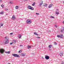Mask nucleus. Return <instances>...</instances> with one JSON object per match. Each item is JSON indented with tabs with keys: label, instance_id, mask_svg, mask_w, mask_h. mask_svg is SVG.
Returning a JSON list of instances; mask_svg holds the SVG:
<instances>
[{
	"label": "nucleus",
	"instance_id": "nucleus-17",
	"mask_svg": "<svg viewBox=\"0 0 64 64\" xmlns=\"http://www.w3.org/2000/svg\"><path fill=\"white\" fill-rule=\"evenodd\" d=\"M31 46H28V49H29V48H30L31 47Z\"/></svg>",
	"mask_w": 64,
	"mask_h": 64
},
{
	"label": "nucleus",
	"instance_id": "nucleus-50",
	"mask_svg": "<svg viewBox=\"0 0 64 64\" xmlns=\"http://www.w3.org/2000/svg\"><path fill=\"white\" fill-rule=\"evenodd\" d=\"M6 15H7V14H6Z\"/></svg>",
	"mask_w": 64,
	"mask_h": 64
},
{
	"label": "nucleus",
	"instance_id": "nucleus-27",
	"mask_svg": "<svg viewBox=\"0 0 64 64\" xmlns=\"http://www.w3.org/2000/svg\"><path fill=\"white\" fill-rule=\"evenodd\" d=\"M34 34H35V35H36V34H37V33H36V32H34Z\"/></svg>",
	"mask_w": 64,
	"mask_h": 64
},
{
	"label": "nucleus",
	"instance_id": "nucleus-6",
	"mask_svg": "<svg viewBox=\"0 0 64 64\" xmlns=\"http://www.w3.org/2000/svg\"><path fill=\"white\" fill-rule=\"evenodd\" d=\"M4 50L3 49H0V52L2 54H3V53L4 52Z\"/></svg>",
	"mask_w": 64,
	"mask_h": 64
},
{
	"label": "nucleus",
	"instance_id": "nucleus-5",
	"mask_svg": "<svg viewBox=\"0 0 64 64\" xmlns=\"http://www.w3.org/2000/svg\"><path fill=\"white\" fill-rule=\"evenodd\" d=\"M12 55L13 56H14V57H20L19 56V55L17 54H12Z\"/></svg>",
	"mask_w": 64,
	"mask_h": 64
},
{
	"label": "nucleus",
	"instance_id": "nucleus-45",
	"mask_svg": "<svg viewBox=\"0 0 64 64\" xmlns=\"http://www.w3.org/2000/svg\"><path fill=\"white\" fill-rule=\"evenodd\" d=\"M42 58H43V57H42Z\"/></svg>",
	"mask_w": 64,
	"mask_h": 64
},
{
	"label": "nucleus",
	"instance_id": "nucleus-16",
	"mask_svg": "<svg viewBox=\"0 0 64 64\" xmlns=\"http://www.w3.org/2000/svg\"><path fill=\"white\" fill-rule=\"evenodd\" d=\"M35 2H34L33 3V4H32V6H35Z\"/></svg>",
	"mask_w": 64,
	"mask_h": 64
},
{
	"label": "nucleus",
	"instance_id": "nucleus-20",
	"mask_svg": "<svg viewBox=\"0 0 64 64\" xmlns=\"http://www.w3.org/2000/svg\"><path fill=\"white\" fill-rule=\"evenodd\" d=\"M50 17V18H54V17L53 16H51Z\"/></svg>",
	"mask_w": 64,
	"mask_h": 64
},
{
	"label": "nucleus",
	"instance_id": "nucleus-25",
	"mask_svg": "<svg viewBox=\"0 0 64 64\" xmlns=\"http://www.w3.org/2000/svg\"><path fill=\"white\" fill-rule=\"evenodd\" d=\"M1 7H2V8H3V6H4V5L3 4H2V5H1Z\"/></svg>",
	"mask_w": 64,
	"mask_h": 64
},
{
	"label": "nucleus",
	"instance_id": "nucleus-10",
	"mask_svg": "<svg viewBox=\"0 0 64 64\" xmlns=\"http://www.w3.org/2000/svg\"><path fill=\"white\" fill-rule=\"evenodd\" d=\"M12 19H13V20H14V19H15V16L13 15L12 16Z\"/></svg>",
	"mask_w": 64,
	"mask_h": 64
},
{
	"label": "nucleus",
	"instance_id": "nucleus-23",
	"mask_svg": "<svg viewBox=\"0 0 64 64\" xmlns=\"http://www.w3.org/2000/svg\"><path fill=\"white\" fill-rule=\"evenodd\" d=\"M0 14H3V12H2L0 13Z\"/></svg>",
	"mask_w": 64,
	"mask_h": 64
},
{
	"label": "nucleus",
	"instance_id": "nucleus-12",
	"mask_svg": "<svg viewBox=\"0 0 64 64\" xmlns=\"http://www.w3.org/2000/svg\"><path fill=\"white\" fill-rule=\"evenodd\" d=\"M60 56H63V52H61L60 53Z\"/></svg>",
	"mask_w": 64,
	"mask_h": 64
},
{
	"label": "nucleus",
	"instance_id": "nucleus-14",
	"mask_svg": "<svg viewBox=\"0 0 64 64\" xmlns=\"http://www.w3.org/2000/svg\"><path fill=\"white\" fill-rule=\"evenodd\" d=\"M5 53H7L8 54H10V51L5 52Z\"/></svg>",
	"mask_w": 64,
	"mask_h": 64
},
{
	"label": "nucleus",
	"instance_id": "nucleus-47",
	"mask_svg": "<svg viewBox=\"0 0 64 64\" xmlns=\"http://www.w3.org/2000/svg\"><path fill=\"white\" fill-rule=\"evenodd\" d=\"M50 50H51V49H49Z\"/></svg>",
	"mask_w": 64,
	"mask_h": 64
},
{
	"label": "nucleus",
	"instance_id": "nucleus-19",
	"mask_svg": "<svg viewBox=\"0 0 64 64\" xmlns=\"http://www.w3.org/2000/svg\"><path fill=\"white\" fill-rule=\"evenodd\" d=\"M13 44H15V43H16V40H14V41H13Z\"/></svg>",
	"mask_w": 64,
	"mask_h": 64
},
{
	"label": "nucleus",
	"instance_id": "nucleus-39",
	"mask_svg": "<svg viewBox=\"0 0 64 64\" xmlns=\"http://www.w3.org/2000/svg\"><path fill=\"white\" fill-rule=\"evenodd\" d=\"M20 46L21 47V46H23V45H20Z\"/></svg>",
	"mask_w": 64,
	"mask_h": 64
},
{
	"label": "nucleus",
	"instance_id": "nucleus-44",
	"mask_svg": "<svg viewBox=\"0 0 64 64\" xmlns=\"http://www.w3.org/2000/svg\"><path fill=\"white\" fill-rule=\"evenodd\" d=\"M28 1V0H26L25 1Z\"/></svg>",
	"mask_w": 64,
	"mask_h": 64
},
{
	"label": "nucleus",
	"instance_id": "nucleus-28",
	"mask_svg": "<svg viewBox=\"0 0 64 64\" xmlns=\"http://www.w3.org/2000/svg\"><path fill=\"white\" fill-rule=\"evenodd\" d=\"M3 26V24H0V26Z\"/></svg>",
	"mask_w": 64,
	"mask_h": 64
},
{
	"label": "nucleus",
	"instance_id": "nucleus-4",
	"mask_svg": "<svg viewBox=\"0 0 64 64\" xmlns=\"http://www.w3.org/2000/svg\"><path fill=\"white\" fill-rule=\"evenodd\" d=\"M28 8L29 9H30L31 10H34V8H33L31 6H28Z\"/></svg>",
	"mask_w": 64,
	"mask_h": 64
},
{
	"label": "nucleus",
	"instance_id": "nucleus-33",
	"mask_svg": "<svg viewBox=\"0 0 64 64\" xmlns=\"http://www.w3.org/2000/svg\"><path fill=\"white\" fill-rule=\"evenodd\" d=\"M63 30H61V32H62V33H63Z\"/></svg>",
	"mask_w": 64,
	"mask_h": 64
},
{
	"label": "nucleus",
	"instance_id": "nucleus-22",
	"mask_svg": "<svg viewBox=\"0 0 64 64\" xmlns=\"http://www.w3.org/2000/svg\"><path fill=\"white\" fill-rule=\"evenodd\" d=\"M51 45H49V46H48V47L49 48H51Z\"/></svg>",
	"mask_w": 64,
	"mask_h": 64
},
{
	"label": "nucleus",
	"instance_id": "nucleus-32",
	"mask_svg": "<svg viewBox=\"0 0 64 64\" xmlns=\"http://www.w3.org/2000/svg\"><path fill=\"white\" fill-rule=\"evenodd\" d=\"M62 64H64V62H62Z\"/></svg>",
	"mask_w": 64,
	"mask_h": 64
},
{
	"label": "nucleus",
	"instance_id": "nucleus-46",
	"mask_svg": "<svg viewBox=\"0 0 64 64\" xmlns=\"http://www.w3.org/2000/svg\"><path fill=\"white\" fill-rule=\"evenodd\" d=\"M57 10H58V9H57Z\"/></svg>",
	"mask_w": 64,
	"mask_h": 64
},
{
	"label": "nucleus",
	"instance_id": "nucleus-42",
	"mask_svg": "<svg viewBox=\"0 0 64 64\" xmlns=\"http://www.w3.org/2000/svg\"><path fill=\"white\" fill-rule=\"evenodd\" d=\"M2 1V0H0V2H1Z\"/></svg>",
	"mask_w": 64,
	"mask_h": 64
},
{
	"label": "nucleus",
	"instance_id": "nucleus-18",
	"mask_svg": "<svg viewBox=\"0 0 64 64\" xmlns=\"http://www.w3.org/2000/svg\"><path fill=\"white\" fill-rule=\"evenodd\" d=\"M56 14H57L58 15V14H59V12L56 11Z\"/></svg>",
	"mask_w": 64,
	"mask_h": 64
},
{
	"label": "nucleus",
	"instance_id": "nucleus-7",
	"mask_svg": "<svg viewBox=\"0 0 64 64\" xmlns=\"http://www.w3.org/2000/svg\"><path fill=\"white\" fill-rule=\"evenodd\" d=\"M43 2L42 1H41L40 2V4H39V6L40 7H41V6H42V4H43Z\"/></svg>",
	"mask_w": 64,
	"mask_h": 64
},
{
	"label": "nucleus",
	"instance_id": "nucleus-34",
	"mask_svg": "<svg viewBox=\"0 0 64 64\" xmlns=\"http://www.w3.org/2000/svg\"><path fill=\"white\" fill-rule=\"evenodd\" d=\"M5 9L6 11H7V10H8V9L7 8H5Z\"/></svg>",
	"mask_w": 64,
	"mask_h": 64
},
{
	"label": "nucleus",
	"instance_id": "nucleus-24",
	"mask_svg": "<svg viewBox=\"0 0 64 64\" xmlns=\"http://www.w3.org/2000/svg\"><path fill=\"white\" fill-rule=\"evenodd\" d=\"M54 44L55 45H57V43H56V42H54Z\"/></svg>",
	"mask_w": 64,
	"mask_h": 64
},
{
	"label": "nucleus",
	"instance_id": "nucleus-36",
	"mask_svg": "<svg viewBox=\"0 0 64 64\" xmlns=\"http://www.w3.org/2000/svg\"><path fill=\"white\" fill-rule=\"evenodd\" d=\"M48 32H51V31H50V30H48Z\"/></svg>",
	"mask_w": 64,
	"mask_h": 64
},
{
	"label": "nucleus",
	"instance_id": "nucleus-49",
	"mask_svg": "<svg viewBox=\"0 0 64 64\" xmlns=\"http://www.w3.org/2000/svg\"><path fill=\"white\" fill-rule=\"evenodd\" d=\"M0 28H1V27L0 26Z\"/></svg>",
	"mask_w": 64,
	"mask_h": 64
},
{
	"label": "nucleus",
	"instance_id": "nucleus-48",
	"mask_svg": "<svg viewBox=\"0 0 64 64\" xmlns=\"http://www.w3.org/2000/svg\"><path fill=\"white\" fill-rule=\"evenodd\" d=\"M63 2V3H64V2Z\"/></svg>",
	"mask_w": 64,
	"mask_h": 64
},
{
	"label": "nucleus",
	"instance_id": "nucleus-15",
	"mask_svg": "<svg viewBox=\"0 0 64 64\" xmlns=\"http://www.w3.org/2000/svg\"><path fill=\"white\" fill-rule=\"evenodd\" d=\"M21 56H25V54H21Z\"/></svg>",
	"mask_w": 64,
	"mask_h": 64
},
{
	"label": "nucleus",
	"instance_id": "nucleus-9",
	"mask_svg": "<svg viewBox=\"0 0 64 64\" xmlns=\"http://www.w3.org/2000/svg\"><path fill=\"white\" fill-rule=\"evenodd\" d=\"M21 36H22V35L21 34H18V37L19 38V39H20L21 38Z\"/></svg>",
	"mask_w": 64,
	"mask_h": 64
},
{
	"label": "nucleus",
	"instance_id": "nucleus-8",
	"mask_svg": "<svg viewBox=\"0 0 64 64\" xmlns=\"http://www.w3.org/2000/svg\"><path fill=\"white\" fill-rule=\"evenodd\" d=\"M45 58H46V60H48V59H49V58H50V57L49 56H48L47 55L45 56Z\"/></svg>",
	"mask_w": 64,
	"mask_h": 64
},
{
	"label": "nucleus",
	"instance_id": "nucleus-13",
	"mask_svg": "<svg viewBox=\"0 0 64 64\" xmlns=\"http://www.w3.org/2000/svg\"><path fill=\"white\" fill-rule=\"evenodd\" d=\"M16 9H18L19 8V6H16L15 7Z\"/></svg>",
	"mask_w": 64,
	"mask_h": 64
},
{
	"label": "nucleus",
	"instance_id": "nucleus-43",
	"mask_svg": "<svg viewBox=\"0 0 64 64\" xmlns=\"http://www.w3.org/2000/svg\"><path fill=\"white\" fill-rule=\"evenodd\" d=\"M14 47H14V46L13 47V48H14Z\"/></svg>",
	"mask_w": 64,
	"mask_h": 64
},
{
	"label": "nucleus",
	"instance_id": "nucleus-30",
	"mask_svg": "<svg viewBox=\"0 0 64 64\" xmlns=\"http://www.w3.org/2000/svg\"><path fill=\"white\" fill-rule=\"evenodd\" d=\"M12 44H13V42H12V43H10V45H12Z\"/></svg>",
	"mask_w": 64,
	"mask_h": 64
},
{
	"label": "nucleus",
	"instance_id": "nucleus-37",
	"mask_svg": "<svg viewBox=\"0 0 64 64\" xmlns=\"http://www.w3.org/2000/svg\"><path fill=\"white\" fill-rule=\"evenodd\" d=\"M37 38H40L38 36L37 37Z\"/></svg>",
	"mask_w": 64,
	"mask_h": 64
},
{
	"label": "nucleus",
	"instance_id": "nucleus-26",
	"mask_svg": "<svg viewBox=\"0 0 64 64\" xmlns=\"http://www.w3.org/2000/svg\"><path fill=\"white\" fill-rule=\"evenodd\" d=\"M21 52H22V51L21 52V50H20L18 51V53H21Z\"/></svg>",
	"mask_w": 64,
	"mask_h": 64
},
{
	"label": "nucleus",
	"instance_id": "nucleus-11",
	"mask_svg": "<svg viewBox=\"0 0 64 64\" xmlns=\"http://www.w3.org/2000/svg\"><path fill=\"white\" fill-rule=\"evenodd\" d=\"M53 5V4H50L49 6H48V8H51L52 7V6Z\"/></svg>",
	"mask_w": 64,
	"mask_h": 64
},
{
	"label": "nucleus",
	"instance_id": "nucleus-31",
	"mask_svg": "<svg viewBox=\"0 0 64 64\" xmlns=\"http://www.w3.org/2000/svg\"><path fill=\"white\" fill-rule=\"evenodd\" d=\"M54 26H55V27H56V28H57V27H58V26H56V25H55Z\"/></svg>",
	"mask_w": 64,
	"mask_h": 64
},
{
	"label": "nucleus",
	"instance_id": "nucleus-41",
	"mask_svg": "<svg viewBox=\"0 0 64 64\" xmlns=\"http://www.w3.org/2000/svg\"><path fill=\"white\" fill-rule=\"evenodd\" d=\"M12 2H10V3H12Z\"/></svg>",
	"mask_w": 64,
	"mask_h": 64
},
{
	"label": "nucleus",
	"instance_id": "nucleus-21",
	"mask_svg": "<svg viewBox=\"0 0 64 64\" xmlns=\"http://www.w3.org/2000/svg\"><path fill=\"white\" fill-rule=\"evenodd\" d=\"M44 6L45 7H46V6H47V4H45V5H44Z\"/></svg>",
	"mask_w": 64,
	"mask_h": 64
},
{
	"label": "nucleus",
	"instance_id": "nucleus-1",
	"mask_svg": "<svg viewBox=\"0 0 64 64\" xmlns=\"http://www.w3.org/2000/svg\"><path fill=\"white\" fill-rule=\"evenodd\" d=\"M5 39L4 40V43L5 44H8L9 41V38L8 37H5Z\"/></svg>",
	"mask_w": 64,
	"mask_h": 64
},
{
	"label": "nucleus",
	"instance_id": "nucleus-29",
	"mask_svg": "<svg viewBox=\"0 0 64 64\" xmlns=\"http://www.w3.org/2000/svg\"><path fill=\"white\" fill-rule=\"evenodd\" d=\"M36 14L37 15H39V13H37L36 12Z\"/></svg>",
	"mask_w": 64,
	"mask_h": 64
},
{
	"label": "nucleus",
	"instance_id": "nucleus-40",
	"mask_svg": "<svg viewBox=\"0 0 64 64\" xmlns=\"http://www.w3.org/2000/svg\"><path fill=\"white\" fill-rule=\"evenodd\" d=\"M36 35H37V36H38L39 35H38V34H37Z\"/></svg>",
	"mask_w": 64,
	"mask_h": 64
},
{
	"label": "nucleus",
	"instance_id": "nucleus-2",
	"mask_svg": "<svg viewBox=\"0 0 64 64\" xmlns=\"http://www.w3.org/2000/svg\"><path fill=\"white\" fill-rule=\"evenodd\" d=\"M57 37H58V38H64L63 35L62 34L60 35H57Z\"/></svg>",
	"mask_w": 64,
	"mask_h": 64
},
{
	"label": "nucleus",
	"instance_id": "nucleus-3",
	"mask_svg": "<svg viewBox=\"0 0 64 64\" xmlns=\"http://www.w3.org/2000/svg\"><path fill=\"white\" fill-rule=\"evenodd\" d=\"M30 20H30V19L27 20L26 23L27 24H30L32 23V21Z\"/></svg>",
	"mask_w": 64,
	"mask_h": 64
},
{
	"label": "nucleus",
	"instance_id": "nucleus-35",
	"mask_svg": "<svg viewBox=\"0 0 64 64\" xmlns=\"http://www.w3.org/2000/svg\"><path fill=\"white\" fill-rule=\"evenodd\" d=\"M62 30H64V28H62Z\"/></svg>",
	"mask_w": 64,
	"mask_h": 64
},
{
	"label": "nucleus",
	"instance_id": "nucleus-38",
	"mask_svg": "<svg viewBox=\"0 0 64 64\" xmlns=\"http://www.w3.org/2000/svg\"><path fill=\"white\" fill-rule=\"evenodd\" d=\"M10 35H12V34H13L12 33H10Z\"/></svg>",
	"mask_w": 64,
	"mask_h": 64
}]
</instances>
